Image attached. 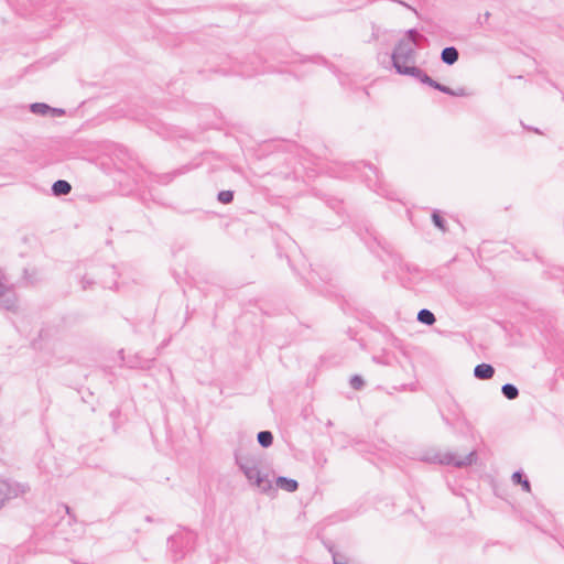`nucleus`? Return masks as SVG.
I'll return each instance as SVG.
<instances>
[{
  "mask_svg": "<svg viewBox=\"0 0 564 564\" xmlns=\"http://www.w3.org/2000/svg\"><path fill=\"white\" fill-rule=\"evenodd\" d=\"M528 129H529V130H533V131H534V132H536V133H540L539 129H536V128H534V129H533V128H531V127H528Z\"/></svg>",
  "mask_w": 564,
  "mask_h": 564,
  "instance_id": "nucleus-32",
  "label": "nucleus"
},
{
  "mask_svg": "<svg viewBox=\"0 0 564 564\" xmlns=\"http://www.w3.org/2000/svg\"><path fill=\"white\" fill-rule=\"evenodd\" d=\"M433 225L442 232L447 231V224L438 209H434L431 215Z\"/></svg>",
  "mask_w": 564,
  "mask_h": 564,
  "instance_id": "nucleus-16",
  "label": "nucleus"
},
{
  "mask_svg": "<svg viewBox=\"0 0 564 564\" xmlns=\"http://www.w3.org/2000/svg\"><path fill=\"white\" fill-rule=\"evenodd\" d=\"M323 544L328 550L334 564H348L346 556L341 553L336 552L334 550V545L329 541H323Z\"/></svg>",
  "mask_w": 564,
  "mask_h": 564,
  "instance_id": "nucleus-15",
  "label": "nucleus"
},
{
  "mask_svg": "<svg viewBox=\"0 0 564 564\" xmlns=\"http://www.w3.org/2000/svg\"><path fill=\"white\" fill-rule=\"evenodd\" d=\"M258 443L262 447H269L273 443V434L270 431H261L257 435Z\"/></svg>",
  "mask_w": 564,
  "mask_h": 564,
  "instance_id": "nucleus-18",
  "label": "nucleus"
},
{
  "mask_svg": "<svg viewBox=\"0 0 564 564\" xmlns=\"http://www.w3.org/2000/svg\"><path fill=\"white\" fill-rule=\"evenodd\" d=\"M30 487L26 484L0 479V508L9 499L26 494Z\"/></svg>",
  "mask_w": 564,
  "mask_h": 564,
  "instance_id": "nucleus-7",
  "label": "nucleus"
},
{
  "mask_svg": "<svg viewBox=\"0 0 564 564\" xmlns=\"http://www.w3.org/2000/svg\"><path fill=\"white\" fill-rule=\"evenodd\" d=\"M410 389L411 391H414L416 389L415 384H402L400 386V388H398V390H406V389ZM394 389H397V387H394Z\"/></svg>",
  "mask_w": 564,
  "mask_h": 564,
  "instance_id": "nucleus-26",
  "label": "nucleus"
},
{
  "mask_svg": "<svg viewBox=\"0 0 564 564\" xmlns=\"http://www.w3.org/2000/svg\"><path fill=\"white\" fill-rule=\"evenodd\" d=\"M236 463L249 482L263 494H271L274 489L294 492L299 488L295 479L280 476L275 479V487L268 474L261 471L262 460L256 455H236Z\"/></svg>",
  "mask_w": 564,
  "mask_h": 564,
  "instance_id": "nucleus-1",
  "label": "nucleus"
},
{
  "mask_svg": "<svg viewBox=\"0 0 564 564\" xmlns=\"http://www.w3.org/2000/svg\"><path fill=\"white\" fill-rule=\"evenodd\" d=\"M349 384L354 390H361L366 386V382L360 375H354L350 377Z\"/></svg>",
  "mask_w": 564,
  "mask_h": 564,
  "instance_id": "nucleus-20",
  "label": "nucleus"
},
{
  "mask_svg": "<svg viewBox=\"0 0 564 564\" xmlns=\"http://www.w3.org/2000/svg\"><path fill=\"white\" fill-rule=\"evenodd\" d=\"M442 419H443V422L449 426V427H454L455 426V421L458 420V414L456 415V419H448L447 416H445L444 414H442Z\"/></svg>",
  "mask_w": 564,
  "mask_h": 564,
  "instance_id": "nucleus-24",
  "label": "nucleus"
},
{
  "mask_svg": "<svg viewBox=\"0 0 564 564\" xmlns=\"http://www.w3.org/2000/svg\"><path fill=\"white\" fill-rule=\"evenodd\" d=\"M416 319L426 326H432L436 322L434 313L427 308L420 310Z\"/></svg>",
  "mask_w": 564,
  "mask_h": 564,
  "instance_id": "nucleus-14",
  "label": "nucleus"
},
{
  "mask_svg": "<svg viewBox=\"0 0 564 564\" xmlns=\"http://www.w3.org/2000/svg\"><path fill=\"white\" fill-rule=\"evenodd\" d=\"M361 94H362L365 97H367V98H369V97H370V94H369V91H368V89H367V88H362V89H361Z\"/></svg>",
  "mask_w": 564,
  "mask_h": 564,
  "instance_id": "nucleus-28",
  "label": "nucleus"
},
{
  "mask_svg": "<svg viewBox=\"0 0 564 564\" xmlns=\"http://www.w3.org/2000/svg\"><path fill=\"white\" fill-rule=\"evenodd\" d=\"M372 360L377 364L390 366L391 365V358L389 356L382 355V356H373Z\"/></svg>",
  "mask_w": 564,
  "mask_h": 564,
  "instance_id": "nucleus-23",
  "label": "nucleus"
},
{
  "mask_svg": "<svg viewBox=\"0 0 564 564\" xmlns=\"http://www.w3.org/2000/svg\"><path fill=\"white\" fill-rule=\"evenodd\" d=\"M30 109L33 113L44 116L52 110V107L43 102H35L31 105Z\"/></svg>",
  "mask_w": 564,
  "mask_h": 564,
  "instance_id": "nucleus-19",
  "label": "nucleus"
},
{
  "mask_svg": "<svg viewBox=\"0 0 564 564\" xmlns=\"http://www.w3.org/2000/svg\"><path fill=\"white\" fill-rule=\"evenodd\" d=\"M319 199L323 200V208L319 207V217L323 218L325 229L340 227L346 220L344 202L332 196H319Z\"/></svg>",
  "mask_w": 564,
  "mask_h": 564,
  "instance_id": "nucleus-4",
  "label": "nucleus"
},
{
  "mask_svg": "<svg viewBox=\"0 0 564 564\" xmlns=\"http://www.w3.org/2000/svg\"><path fill=\"white\" fill-rule=\"evenodd\" d=\"M72 191V185L64 180H58L53 183L52 192L55 196H64L69 194Z\"/></svg>",
  "mask_w": 564,
  "mask_h": 564,
  "instance_id": "nucleus-13",
  "label": "nucleus"
},
{
  "mask_svg": "<svg viewBox=\"0 0 564 564\" xmlns=\"http://www.w3.org/2000/svg\"><path fill=\"white\" fill-rule=\"evenodd\" d=\"M501 393L508 400H514L519 397V389L513 383H505L501 387Z\"/></svg>",
  "mask_w": 564,
  "mask_h": 564,
  "instance_id": "nucleus-17",
  "label": "nucleus"
},
{
  "mask_svg": "<svg viewBox=\"0 0 564 564\" xmlns=\"http://www.w3.org/2000/svg\"><path fill=\"white\" fill-rule=\"evenodd\" d=\"M489 17H490V13L487 11V12L484 14V19H485V21H487V20L489 19Z\"/></svg>",
  "mask_w": 564,
  "mask_h": 564,
  "instance_id": "nucleus-31",
  "label": "nucleus"
},
{
  "mask_svg": "<svg viewBox=\"0 0 564 564\" xmlns=\"http://www.w3.org/2000/svg\"><path fill=\"white\" fill-rule=\"evenodd\" d=\"M511 479L514 485H520L522 487L523 491H525V492L531 491V482L521 469L514 471L511 476Z\"/></svg>",
  "mask_w": 564,
  "mask_h": 564,
  "instance_id": "nucleus-12",
  "label": "nucleus"
},
{
  "mask_svg": "<svg viewBox=\"0 0 564 564\" xmlns=\"http://www.w3.org/2000/svg\"><path fill=\"white\" fill-rule=\"evenodd\" d=\"M398 341H399V339L394 337V338H393V344H394L395 346L398 345Z\"/></svg>",
  "mask_w": 564,
  "mask_h": 564,
  "instance_id": "nucleus-33",
  "label": "nucleus"
},
{
  "mask_svg": "<svg viewBox=\"0 0 564 564\" xmlns=\"http://www.w3.org/2000/svg\"><path fill=\"white\" fill-rule=\"evenodd\" d=\"M355 230L372 253L379 256L378 250L381 249L387 254H392L391 243L380 236L368 221L355 225Z\"/></svg>",
  "mask_w": 564,
  "mask_h": 564,
  "instance_id": "nucleus-5",
  "label": "nucleus"
},
{
  "mask_svg": "<svg viewBox=\"0 0 564 564\" xmlns=\"http://www.w3.org/2000/svg\"><path fill=\"white\" fill-rule=\"evenodd\" d=\"M417 47L419 44H413L409 41H398L391 53V64L397 74L413 77L425 85L431 76L415 66Z\"/></svg>",
  "mask_w": 564,
  "mask_h": 564,
  "instance_id": "nucleus-3",
  "label": "nucleus"
},
{
  "mask_svg": "<svg viewBox=\"0 0 564 564\" xmlns=\"http://www.w3.org/2000/svg\"><path fill=\"white\" fill-rule=\"evenodd\" d=\"M476 458L477 454L475 451H471L463 458H456L453 453H446L442 455L441 453L426 452L422 455L421 460L431 464L452 465L462 468L473 465Z\"/></svg>",
  "mask_w": 564,
  "mask_h": 564,
  "instance_id": "nucleus-6",
  "label": "nucleus"
},
{
  "mask_svg": "<svg viewBox=\"0 0 564 564\" xmlns=\"http://www.w3.org/2000/svg\"><path fill=\"white\" fill-rule=\"evenodd\" d=\"M495 375V368L490 364L481 362L474 368V377L479 380L491 379Z\"/></svg>",
  "mask_w": 564,
  "mask_h": 564,
  "instance_id": "nucleus-10",
  "label": "nucleus"
},
{
  "mask_svg": "<svg viewBox=\"0 0 564 564\" xmlns=\"http://www.w3.org/2000/svg\"><path fill=\"white\" fill-rule=\"evenodd\" d=\"M82 283H83V288L86 289L87 284H90L91 282L88 281L86 278H84Z\"/></svg>",
  "mask_w": 564,
  "mask_h": 564,
  "instance_id": "nucleus-29",
  "label": "nucleus"
},
{
  "mask_svg": "<svg viewBox=\"0 0 564 564\" xmlns=\"http://www.w3.org/2000/svg\"><path fill=\"white\" fill-rule=\"evenodd\" d=\"M459 58V52L455 46H446L441 52V61L442 63L452 66Z\"/></svg>",
  "mask_w": 564,
  "mask_h": 564,
  "instance_id": "nucleus-11",
  "label": "nucleus"
},
{
  "mask_svg": "<svg viewBox=\"0 0 564 564\" xmlns=\"http://www.w3.org/2000/svg\"><path fill=\"white\" fill-rule=\"evenodd\" d=\"M425 85H427L429 87H431L435 90H438L443 94L454 96V97H469L473 95V93L469 91L468 89H466L465 87H458L456 89H453L448 86H445V85L438 83L437 80L433 79L432 77L429 78V80L425 83Z\"/></svg>",
  "mask_w": 564,
  "mask_h": 564,
  "instance_id": "nucleus-8",
  "label": "nucleus"
},
{
  "mask_svg": "<svg viewBox=\"0 0 564 564\" xmlns=\"http://www.w3.org/2000/svg\"><path fill=\"white\" fill-rule=\"evenodd\" d=\"M339 80L344 87H349L351 90H355V87L350 84L347 77H340Z\"/></svg>",
  "mask_w": 564,
  "mask_h": 564,
  "instance_id": "nucleus-25",
  "label": "nucleus"
},
{
  "mask_svg": "<svg viewBox=\"0 0 564 564\" xmlns=\"http://www.w3.org/2000/svg\"><path fill=\"white\" fill-rule=\"evenodd\" d=\"M234 199V193L231 191H221L218 194V200L223 204H229Z\"/></svg>",
  "mask_w": 564,
  "mask_h": 564,
  "instance_id": "nucleus-21",
  "label": "nucleus"
},
{
  "mask_svg": "<svg viewBox=\"0 0 564 564\" xmlns=\"http://www.w3.org/2000/svg\"><path fill=\"white\" fill-rule=\"evenodd\" d=\"M119 354H120V356H121V359L123 360V356H122L123 350H120V351H119Z\"/></svg>",
  "mask_w": 564,
  "mask_h": 564,
  "instance_id": "nucleus-34",
  "label": "nucleus"
},
{
  "mask_svg": "<svg viewBox=\"0 0 564 564\" xmlns=\"http://www.w3.org/2000/svg\"><path fill=\"white\" fill-rule=\"evenodd\" d=\"M0 307L11 312H15L18 308V297L9 285H6L3 292H1Z\"/></svg>",
  "mask_w": 564,
  "mask_h": 564,
  "instance_id": "nucleus-9",
  "label": "nucleus"
},
{
  "mask_svg": "<svg viewBox=\"0 0 564 564\" xmlns=\"http://www.w3.org/2000/svg\"><path fill=\"white\" fill-rule=\"evenodd\" d=\"M318 61H319V64H322V63H323V64H327V61H326V59H324V58H323V57H321V56L318 57Z\"/></svg>",
  "mask_w": 564,
  "mask_h": 564,
  "instance_id": "nucleus-30",
  "label": "nucleus"
},
{
  "mask_svg": "<svg viewBox=\"0 0 564 564\" xmlns=\"http://www.w3.org/2000/svg\"><path fill=\"white\" fill-rule=\"evenodd\" d=\"M419 35V32L416 29H410L405 33V37L401 39L400 41H409L413 44H417L416 37Z\"/></svg>",
  "mask_w": 564,
  "mask_h": 564,
  "instance_id": "nucleus-22",
  "label": "nucleus"
},
{
  "mask_svg": "<svg viewBox=\"0 0 564 564\" xmlns=\"http://www.w3.org/2000/svg\"><path fill=\"white\" fill-rule=\"evenodd\" d=\"M50 112L53 113V115H57V116L64 115V110L63 109H58V108H52V110Z\"/></svg>",
  "mask_w": 564,
  "mask_h": 564,
  "instance_id": "nucleus-27",
  "label": "nucleus"
},
{
  "mask_svg": "<svg viewBox=\"0 0 564 564\" xmlns=\"http://www.w3.org/2000/svg\"><path fill=\"white\" fill-rule=\"evenodd\" d=\"M354 172L360 173V176L364 178V182L370 189L378 193L379 195L393 199L391 196H389L379 171L372 164L364 161L350 163L333 161L329 164H322L319 162V174L325 173L332 177H348Z\"/></svg>",
  "mask_w": 564,
  "mask_h": 564,
  "instance_id": "nucleus-2",
  "label": "nucleus"
}]
</instances>
